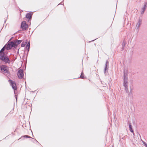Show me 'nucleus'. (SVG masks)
<instances>
[{
  "label": "nucleus",
  "instance_id": "5701e85b",
  "mask_svg": "<svg viewBox=\"0 0 147 147\" xmlns=\"http://www.w3.org/2000/svg\"><path fill=\"white\" fill-rule=\"evenodd\" d=\"M129 95H130V94H129Z\"/></svg>",
  "mask_w": 147,
  "mask_h": 147
},
{
  "label": "nucleus",
  "instance_id": "0eeeda50",
  "mask_svg": "<svg viewBox=\"0 0 147 147\" xmlns=\"http://www.w3.org/2000/svg\"><path fill=\"white\" fill-rule=\"evenodd\" d=\"M142 24V20L139 18L138 20L137 24L136 25V28L138 31L139 30V28Z\"/></svg>",
  "mask_w": 147,
  "mask_h": 147
},
{
  "label": "nucleus",
  "instance_id": "20e7f679",
  "mask_svg": "<svg viewBox=\"0 0 147 147\" xmlns=\"http://www.w3.org/2000/svg\"><path fill=\"white\" fill-rule=\"evenodd\" d=\"M9 81L10 83V84L14 90L15 91V90H17V87L16 86V84L15 82L10 80H9Z\"/></svg>",
  "mask_w": 147,
  "mask_h": 147
},
{
  "label": "nucleus",
  "instance_id": "a211bd4d",
  "mask_svg": "<svg viewBox=\"0 0 147 147\" xmlns=\"http://www.w3.org/2000/svg\"><path fill=\"white\" fill-rule=\"evenodd\" d=\"M4 47H4L1 49V50L0 51V53H3L2 52H3L4 51V50H5Z\"/></svg>",
  "mask_w": 147,
  "mask_h": 147
},
{
  "label": "nucleus",
  "instance_id": "f03ea898",
  "mask_svg": "<svg viewBox=\"0 0 147 147\" xmlns=\"http://www.w3.org/2000/svg\"><path fill=\"white\" fill-rule=\"evenodd\" d=\"M17 75L19 78L20 79H22L24 76V74L23 69H21L19 70L17 73Z\"/></svg>",
  "mask_w": 147,
  "mask_h": 147
},
{
  "label": "nucleus",
  "instance_id": "dca6fc26",
  "mask_svg": "<svg viewBox=\"0 0 147 147\" xmlns=\"http://www.w3.org/2000/svg\"><path fill=\"white\" fill-rule=\"evenodd\" d=\"M80 78L82 79H84V74L83 72H82L81 73V75L80 76Z\"/></svg>",
  "mask_w": 147,
  "mask_h": 147
},
{
  "label": "nucleus",
  "instance_id": "423d86ee",
  "mask_svg": "<svg viewBox=\"0 0 147 147\" xmlns=\"http://www.w3.org/2000/svg\"><path fill=\"white\" fill-rule=\"evenodd\" d=\"M147 2H144V6L142 7L141 11V14H143L144 11H145L147 7Z\"/></svg>",
  "mask_w": 147,
  "mask_h": 147
},
{
  "label": "nucleus",
  "instance_id": "412c9836",
  "mask_svg": "<svg viewBox=\"0 0 147 147\" xmlns=\"http://www.w3.org/2000/svg\"><path fill=\"white\" fill-rule=\"evenodd\" d=\"M15 96L16 97V100H17V96H16V95H15Z\"/></svg>",
  "mask_w": 147,
  "mask_h": 147
},
{
  "label": "nucleus",
  "instance_id": "ddd939ff",
  "mask_svg": "<svg viewBox=\"0 0 147 147\" xmlns=\"http://www.w3.org/2000/svg\"><path fill=\"white\" fill-rule=\"evenodd\" d=\"M108 60L106 61V63L105 64V69H104V73H106V71L107 70V64H108Z\"/></svg>",
  "mask_w": 147,
  "mask_h": 147
},
{
  "label": "nucleus",
  "instance_id": "9b49d317",
  "mask_svg": "<svg viewBox=\"0 0 147 147\" xmlns=\"http://www.w3.org/2000/svg\"><path fill=\"white\" fill-rule=\"evenodd\" d=\"M4 55L5 54L4 53H0V59L1 60L3 59L5 57Z\"/></svg>",
  "mask_w": 147,
  "mask_h": 147
},
{
  "label": "nucleus",
  "instance_id": "6e6552de",
  "mask_svg": "<svg viewBox=\"0 0 147 147\" xmlns=\"http://www.w3.org/2000/svg\"><path fill=\"white\" fill-rule=\"evenodd\" d=\"M21 27L22 29H26L28 28V25L26 24L25 21H23L21 24Z\"/></svg>",
  "mask_w": 147,
  "mask_h": 147
},
{
  "label": "nucleus",
  "instance_id": "4be33fe9",
  "mask_svg": "<svg viewBox=\"0 0 147 147\" xmlns=\"http://www.w3.org/2000/svg\"><path fill=\"white\" fill-rule=\"evenodd\" d=\"M25 136H26V137H29V138H30V137H28L27 136H26V135H25Z\"/></svg>",
  "mask_w": 147,
  "mask_h": 147
},
{
  "label": "nucleus",
  "instance_id": "6ab92c4d",
  "mask_svg": "<svg viewBox=\"0 0 147 147\" xmlns=\"http://www.w3.org/2000/svg\"><path fill=\"white\" fill-rule=\"evenodd\" d=\"M26 44L25 43H22L21 45V47H24L25 45Z\"/></svg>",
  "mask_w": 147,
  "mask_h": 147
},
{
  "label": "nucleus",
  "instance_id": "9d476101",
  "mask_svg": "<svg viewBox=\"0 0 147 147\" xmlns=\"http://www.w3.org/2000/svg\"><path fill=\"white\" fill-rule=\"evenodd\" d=\"M22 42V40H16L14 41L15 45H16V47H17V45L19 44H20Z\"/></svg>",
  "mask_w": 147,
  "mask_h": 147
},
{
  "label": "nucleus",
  "instance_id": "2eb2a0df",
  "mask_svg": "<svg viewBox=\"0 0 147 147\" xmlns=\"http://www.w3.org/2000/svg\"><path fill=\"white\" fill-rule=\"evenodd\" d=\"M30 42H28L27 43L26 47V49L28 50V51L30 48Z\"/></svg>",
  "mask_w": 147,
  "mask_h": 147
},
{
  "label": "nucleus",
  "instance_id": "f257e3e1",
  "mask_svg": "<svg viewBox=\"0 0 147 147\" xmlns=\"http://www.w3.org/2000/svg\"><path fill=\"white\" fill-rule=\"evenodd\" d=\"M14 47L16 48V45H15L14 42H9L7 45V46L6 47V49L7 50H9L11 49L12 47Z\"/></svg>",
  "mask_w": 147,
  "mask_h": 147
},
{
  "label": "nucleus",
  "instance_id": "7ed1b4c3",
  "mask_svg": "<svg viewBox=\"0 0 147 147\" xmlns=\"http://www.w3.org/2000/svg\"><path fill=\"white\" fill-rule=\"evenodd\" d=\"M1 70L3 73L8 74V67L6 66L3 65L0 67Z\"/></svg>",
  "mask_w": 147,
  "mask_h": 147
},
{
  "label": "nucleus",
  "instance_id": "4468645a",
  "mask_svg": "<svg viewBox=\"0 0 147 147\" xmlns=\"http://www.w3.org/2000/svg\"><path fill=\"white\" fill-rule=\"evenodd\" d=\"M129 130L132 133L134 132L133 130V129L132 128V126L131 125V123H129Z\"/></svg>",
  "mask_w": 147,
  "mask_h": 147
},
{
  "label": "nucleus",
  "instance_id": "1a4fd4ad",
  "mask_svg": "<svg viewBox=\"0 0 147 147\" xmlns=\"http://www.w3.org/2000/svg\"><path fill=\"white\" fill-rule=\"evenodd\" d=\"M1 60L6 63H9L10 62V60L9 58L6 57H4Z\"/></svg>",
  "mask_w": 147,
  "mask_h": 147
},
{
  "label": "nucleus",
  "instance_id": "aec40b11",
  "mask_svg": "<svg viewBox=\"0 0 147 147\" xmlns=\"http://www.w3.org/2000/svg\"><path fill=\"white\" fill-rule=\"evenodd\" d=\"M143 143L144 144V145L145 146H146V147H147V144H146V143H145V142H143Z\"/></svg>",
  "mask_w": 147,
  "mask_h": 147
},
{
  "label": "nucleus",
  "instance_id": "f3484780",
  "mask_svg": "<svg viewBox=\"0 0 147 147\" xmlns=\"http://www.w3.org/2000/svg\"><path fill=\"white\" fill-rule=\"evenodd\" d=\"M124 87L125 88V90L126 92L127 93L128 92L129 90H128V86H124Z\"/></svg>",
  "mask_w": 147,
  "mask_h": 147
},
{
  "label": "nucleus",
  "instance_id": "f8f14e48",
  "mask_svg": "<svg viewBox=\"0 0 147 147\" xmlns=\"http://www.w3.org/2000/svg\"><path fill=\"white\" fill-rule=\"evenodd\" d=\"M32 15L30 13H28L26 15V17L29 19H30L31 18Z\"/></svg>",
  "mask_w": 147,
  "mask_h": 147
},
{
  "label": "nucleus",
  "instance_id": "39448f33",
  "mask_svg": "<svg viewBox=\"0 0 147 147\" xmlns=\"http://www.w3.org/2000/svg\"><path fill=\"white\" fill-rule=\"evenodd\" d=\"M124 82H123V86H128V83L127 82L128 78L126 76L125 74V71H124Z\"/></svg>",
  "mask_w": 147,
  "mask_h": 147
}]
</instances>
